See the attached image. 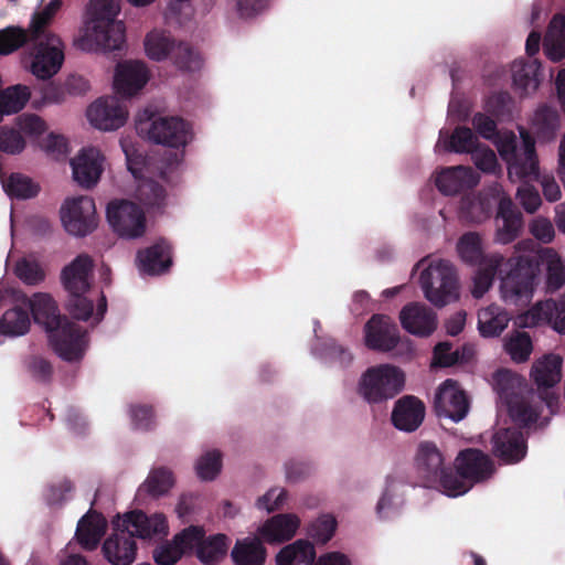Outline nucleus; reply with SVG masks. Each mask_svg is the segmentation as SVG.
I'll use <instances>...</instances> for the list:
<instances>
[{
  "label": "nucleus",
  "mask_w": 565,
  "mask_h": 565,
  "mask_svg": "<svg viewBox=\"0 0 565 565\" xmlns=\"http://www.w3.org/2000/svg\"><path fill=\"white\" fill-rule=\"evenodd\" d=\"M21 301L31 311L34 322L44 328L50 344L61 359L67 362L83 359L89 344L87 331L62 316L50 294L23 295Z\"/></svg>",
  "instance_id": "obj_1"
},
{
  "label": "nucleus",
  "mask_w": 565,
  "mask_h": 565,
  "mask_svg": "<svg viewBox=\"0 0 565 565\" xmlns=\"http://www.w3.org/2000/svg\"><path fill=\"white\" fill-rule=\"evenodd\" d=\"M121 0H90L87 4L76 49L87 53L121 52L126 44V28L117 20Z\"/></svg>",
  "instance_id": "obj_2"
},
{
  "label": "nucleus",
  "mask_w": 565,
  "mask_h": 565,
  "mask_svg": "<svg viewBox=\"0 0 565 565\" xmlns=\"http://www.w3.org/2000/svg\"><path fill=\"white\" fill-rule=\"evenodd\" d=\"M541 265L546 266L547 289L558 290L565 284V266L554 249L542 248L536 253L516 256L514 267L502 279V299L511 305L527 300L533 292L534 279Z\"/></svg>",
  "instance_id": "obj_3"
},
{
  "label": "nucleus",
  "mask_w": 565,
  "mask_h": 565,
  "mask_svg": "<svg viewBox=\"0 0 565 565\" xmlns=\"http://www.w3.org/2000/svg\"><path fill=\"white\" fill-rule=\"evenodd\" d=\"M180 162L179 154L173 150H164L158 156H143V173L159 177L163 182H169L171 173ZM166 188L143 175V233L146 232L147 216H157L164 213L167 206Z\"/></svg>",
  "instance_id": "obj_4"
},
{
  "label": "nucleus",
  "mask_w": 565,
  "mask_h": 565,
  "mask_svg": "<svg viewBox=\"0 0 565 565\" xmlns=\"http://www.w3.org/2000/svg\"><path fill=\"white\" fill-rule=\"evenodd\" d=\"M113 533L103 544V554L113 565H131L137 555L136 537H141V510L117 515L111 521Z\"/></svg>",
  "instance_id": "obj_5"
},
{
  "label": "nucleus",
  "mask_w": 565,
  "mask_h": 565,
  "mask_svg": "<svg viewBox=\"0 0 565 565\" xmlns=\"http://www.w3.org/2000/svg\"><path fill=\"white\" fill-rule=\"evenodd\" d=\"M454 467L448 477L449 481L446 480L448 497L467 493L475 484L490 479L494 472V465L489 455L476 448L460 450Z\"/></svg>",
  "instance_id": "obj_6"
},
{
  "label": "nucleus",
  "mask_w": 565,
  "mask_h": 565,
  "mask_svg": "<svg viewBox=\"0 0 565 565\" xmlns=\"http://www.w3.org/2000/svg\"><path fill=\"white\" fill-rule=\"evenodd\" d=\"M31 57L30 72L38 79L50 81L62 68L65 55L62 39L54 32H38L28 42Z\"/></svg>",
  "instance_id": "obj_7"
},
{
  "label": "nucleus",
  "mask_w": 565,
  "mask_h": 565,
  "mask_svg": "<svg viewBox=\"0 0 565 565\" xmlns=\"http://www.w3.org/2000/svg\"><path fill=\"white\" fill-rule=\"evenodd\" d=\"M405 384L404 372L392 364L369 367L359 381L358 392L369 403L376 404L395 397Z\"/></svg>",
  "instance_id": "obj_8"
},
{
  "label": "nucleus",
  "mask_w": 565,
  "mask_h": 565,
  "mask_svg": "<svg viewBox=\"0 0 565 565\" xmlns=\"http://www.w3.org/2000/svg\"><path fill=\"white\" fill-rule=\"evenodd\" d=\"M425 297L436 307L458 299V277L454 265L444 259L431 262L419 276Z\"/></svg>",
  "instance_id": "obj_9"
},
{
  "label": "nucleus",
  "mask_w": 565,
  "mask_h": 565,
  "mask_svg": "<svg viewBox=\"0 0 565 565\" xmlns=\"http://www.w3.org/2000/svg\"><path fill=\"white\" fill-rule=\"evenodd\" d=\"M416 476L425 488L441 490L447 494L451 467L445 465L443 452L431 441H422L414 459Z\"/></svg>",
  "instance_id": "obj_10"
},
{
  "label": "nucleus",
  "mask_w": 565,
  "mask_h": 565,
  "mask_svg": "<svg viewBox=\"0 0 565 565\" xmlns=\"http://www.w3.org/2000/svg\"><path fill=\"white\" fill-rule=\"evenodd\" d=\"M563 359L557 354H546L537 360L531 370V379L536 385L537 397L554 413L559 403V396L553 391L562 379Z\"/></svg>",
  "instance_id": "obj_11"
},
{
  "label": "nucleus",
  "mask_w": 565,
  "mask_h": 565,
  "mask_svg": "<svg viewBox=\"0 0 565 565\" xmlns=\"http://www.w3.org/2000/svg\"><path fill=\"white\" fill-rule=\"evenodd\" d=\"M61 220L70 234L88 235L97 225L94 200L87 195L67 199L61 209Z\"/></svg>",
  "instance_id": "obj_12"
},
{
  "label": "nucleus",
  "mask_w": 565,
  "mask_h": 565,
  "mask_svg": "<svg viewBox=\"0 0 565 565\" xmlns=\"http://www.w3.org/2000/svg\"><path fill=\"white\" fill-rule=\"evenodd\" d=\"M109 225L120 237L141 236V206L126 199H115L107 204Z\"/></svg>",
  "instance_id": "obj_13"
},
{
  "label": "nucleus",
  "mask_w": 565,
  "mask_h": 565,
  "mask_svg": "<svg viewBox=\"0 0 565 565\" xmlns=\"http://www.w3.org/2000/svg\"><path fill=\"white\" fill-rule=\"evenodd\" d=\"M399 341L398 327L386 315L375 313L364 326V344L369 350L387 353L395 350Z\"/></svg>",
  "instance_id": "obj_14"
},
{
  "label": "nucleus",
  "mask_w": 565,
  "mask_h": 565,
  "mask_svg": "<svg viewBox=\"0 0 565 565\" xmlns=\"http://www.w3.org/2000/svg\"><path fill=\"white\" fill-rule=\"evenodd\" d=\"M148 137L157 145L179 149L185 147L191 138V126L181 117H160L152 121Z\"/></svg>",
  "instance_id": "obj_15"
},
{
  "label": "nucleus",
  "mask_w": 565,
  "mask_h": 565,
  "mask_svg": "<svg viewBox=\"0 0 565 565\" xmlns=\"http://www.w3.org/2000/svg\"><path fill=\"white\" fill-rule=\"evenodd\" d=\"M128 111L116 96L100 97L87 109L89 122L99 130L110 131L122 127Z\"/></svg>",
  "instance_id": "obj_16"
},
{
  "label": "nucleus",
  "mask_w": 565,
  "mask_h": 565,
  "mask_svg": "<svg viewBox=\"0 0 565 565\" xmlns=\"http://www.w3.org/2000/svg\"><path fill=\"white\" fill-rule=\"evenodd\" d=\"M435 411L439 417H447L455 423L463 419L469 411V401L463 391L452 380H446L435 396Z\"/></svg>",
  "instance_id": "obj_17"
},
{
  "label": "nucleus",
  "mask_w": 565,
  "mask_h": 565,
  "mask_svg": "<svg viewBox=\"0 0 565 565\" xmlns=\"http://www.w3.org/2000/svg\"><path fill=\"white\" fill-rule=\"evenodd\" d=\"M515 260L516 256L504 258L498 253L489 254L481 263L473 278L472 296L481 298L492 286L495 276H499L502 281L512 267H514ZM501 286L502 282L500 284Z\"/></svg>",
  "instance_id": "obj_18"
},
{
  "label": "nucleus",
  "mask_w": 565,
  "mask_h": 565,
  "mask_svg": "<svg viewBox=\"0 0 565 565\" xmlns=\"http://www.w3.org/2000/svg\"><path fill=\"white\" fill-rule=\"evenodd\" d=\"M399 321L404 330L419 338H427L437 329L436 312L419 302H411L403 307Z\"/></svg>",
  "instance_id": "obj_19"
},
{
  "label": "nucleus",
  "mask_w": 565,
  "mask_h": 565,
  "mask_svg": "<svg viewBox=\"0 0 565 565\" xmlns=\"http://www.w3.org/2000/svg\"><path fill=\"white\" fill-rule=\"evenodd\" d=\"M493 455L505 463L521 461L526 455V440L516 428H501L492 439Z\"/></svg>",
  "instance_id": "obj_20"
},
{
  "label": "nucleus",
  "mask_w": 565,
  "mask_h": 565,
  "mask_svg": "<svg viewBox=\"0 0 565 565\" xmlns=\"http://www.w3.org/2000/svg\"><path fill=\"white\" fill-rule=\"evenodd\" d=\"M479 175L463 166L444 168L436 177L435 184L444 195H456L477 186Z\"/></svg>",
  "instance_id": "obj_21"
},
{
  "label": "nucleus",
  "mask_w": 565,
  "mask_h": 565,
  "mask_svg": "<svg viewBox=\"0 0 565 565\" xmlns=\"http://www.w3.org/2000/svg\"><path fill=\"white\" fill-rule=\"evenodd\" d=\"M425 413V404L418 397L405 395L394 404L392 424L398 430L412 433L422 425Z\"/></svg>",
  "instance_id": "obj_22"
},
{
  "label": "nucleus",
  "mask_w": 565,
  "mask_h": 565,
  "mask_svg": "<svg viewBox=\"0 0 565 565\" xmlns=\"http://www.w3.org/2000/svg\"><path fill=\"white\" fill-rule=\"evenodd\" d=\"M550 324L556 332L565 334V296L558 300L546 299L534 305L525 316V324Z\"/></svg>",
  "instance_id": "obj_23"
},
{
  "label": "nucleus",
  "mask_w": 565,
  "mask_h": 565,
  "mask_svg": "<svg viewBox=\"0 0 565 565\" xmlns=\"http://www.w3.org/2000/svg\"><path fill=\"white\" fill-rule=\"evenodd\" d=\"M495 221L498 226L495 241L501 244L513 242L520 235L523 227L522 213L512 200L507 196L501 198L499 201Z\"/></svg>",
  "instance_id": "obj_24"
},
{
  "label": "nucleus",
  "mask_w": 565,
  "mask_h": 565,
  "mask_svg": "<svg viewBox=\"0 0 565 565\" xmlns=\"http://www.w3.org/2000/svg\"><path fill=\"white\" fill-rule=\"evenodd\" d=\"M94 260L87 254L77 255L61 273L62 284L68 294L86 292L89 277L93 273Z\"/></svg>",
  "instance_id": "obj_25"
},
{
  "label": "nucleus",
  "mask_w": 565,
  "mask_h": 565,
  "mask_svg": "<svg viewBox=\"0 0 565 565\" xmlns=\"http://www.w3.org/2000/svg\"><path fill=\"white\" fill-rule=\"evenodd\" d=\"M173 266V246L163 237L143 248V275L157 277L170 273Z\"/></svg>",
  "instance_id": "obj_26"
},
{
  "label": "nucleus",
  "mask_w": 565,
  "mask_h": 565,
  "mask_svg": "<svg viewBox=\"0 0 565 565\" xmlns=\"http://www.w3.org/2000/svg\"><path fill=\"white\" fill-rule=\"evenodd\" d=\"M74 180L83 188L94 186L103 172L99 152L93 148L83 149L71 160Z\"/></svg>",
  "instance_id": "obj_27"
},
{
  "label": "nucleus",
  "mask_w": 565,
  "mask_h": 565,
  "mask_svg": "<svg viewBox=\"0 0 565 565\" xmlns=\"http://www.w3.org/2000/svg\"><path fill=\"white\" fill-rule=\"evenodd\" d=\"M299 525L300 520L296 514L280 513L268 519L258 532L269 544L282 543L294 537Z\"/></svg>",
  "instance_id": "obj_28"
},
{
  "label": "nucleus",
  "mask_w": 565,
  "mask_h": 565,
  "mask_svg": "<svg viewBox=\"0 0 565 565\" xmlns=\"http://www.w3.org/2000/svg\"><path fill=\"white\" fill-rule=\"evenodd\" d=\"M114 90L121 99H129L141 90V61L119 63L114 76Z\"/></svg>",
  "instance_id": "obj_29"
},
{
  "label": "nucleus",
  "mask_w": 565,
  "mask_h": 565,
  "mask_svg": "<svg viewBox=\"0 0 565 565\" xmlns=\"http://www.w3.org/2000/svg\"><path fill=\"white\" fill-rule=\"evenodd\" d=\"M106 520L97 512H88L77 524L76 540L86 551L95 550L106 531Z\"/></svg>",
  "instance_id": "obj_30"
},
{
  "label": "nucleus",
  "mask_w": 565,
  "mask_h": 565,
  "mask_svg": "<svg viewBox=\"0 0 565 565\" xmlns=\"http://www.w3.org/2000/svg\"><path fill=\"white\" fill-rule=\"evenodd\" d=\"M543 46L546 56L552 62H559L565 57V14L556 13L552 18Z\"/></svg>",
  "instance_id": "obj_31"
},
{
  "label": "nucleus",
  "mask_w": 565,
  "mask_h": 565,
  "mask_svg": "<svg viewBox=\"0 0 565 565\" xmlns=\"http://www.w3.org/2000/svg\"><path fill=\"white\" fill-rule=\"evenodd\" d=\"M316 550L308 540H297L284 546L276 555L277 565H313Z\"/></svg>",
  "instance_id": "obj_32"
},
{
  "label": "nucleus",
  "mask_w": 565,
  "mask_h": 565,
  "mask_svg": "<svg viewBox=\"0 0 565 565\" xmlns=\"http://www.w3.org/2000/svg\"><path fill=\"white\" fill-rule=\"evenodd\" d=\"M509 321L508 312L495 305L478 312V330L483 338L499 337L508 327Z\"/></svg>",
  "instance_id": "obj_33"
},
{
  "label": "nucleus",
  "mask_w": 565,
  "mask_h": 565,
  "mask_svg": "<svg viewBox=\"0 0 565 565\" xmlns=\"http://www.w3.org/2000/svg\"><path fill=\"white\" fill-rule=\"evenodd\" d=\"M231 556L235 565H264L266 548L258 539L247 537L235 543Z\"/></svg>",
  "instance_id": "obj_34"
},
{
  "label": "nucleus",
  "mask_w": 565,
  "mask_h": 565,
  "mask_svg": "<svg viewBox=\"0 0 565 565\" xmlns=\"http://www.w3.org/2000/svg\"><path fill=\"white\" fill-rule=\"evenodd\" d=\"M541 64L537 60L533 61H514L511 67L513 86L521 92L522 95L530 90H536L539 87V71Z\"/></svg>",
  "instance_id": "obj_35"
},
{
  "label": "nucleus",
  "mask_w": 565,
  "mask_h": 565,
  "mask_svg": "<svg viewBox=\"0 0 565 565\" xmlns=\"http://www.w3.org/2000/svg\"><path fill=\"white\" fill-rule=\"evenodd\" d=\"M534 394L531 396L519 395L513 399H509L505 403L508 412L512 420L521 427H529L535 423L539 418L540 411L537 405H534L531 401Z\"/></svg>",
  "instance_id": "obj_36"
},
{
  "label": "nucleus",
  "mask_w": 565,
  "mask_h": 565,
  "mask_svg": "<svg viewBox=\"0 0 565 565\" xmlns=\"http://www.w3.org/2000/svg\"><path fill=\"white\" fill-rule=\"evenodd\" d=\"M31 97L26 85L17 84L0 92V122L3 116L17 114L24 108Z\"/></svg>",
  "instance_id": "obj_37"
},
{
  "label": "nucleus",
  "mask_w": 565,
  "mask_h": 565,
  "mask_svg": "<svg viewBox=\"0 0 565 565\" xmlns=\"http://www.w3.org/2000/svg\"><path fill=\"white\" fill-rule=\"evenodd\" d=\"M30 327L29 311L18 306L6 310L0 318V332L6 335H23L29 332Z\"/></svg>",
  "instance_id": "obj_38"
},
{
  "label": "nucleus",
  "mask_w": 565,
  "mask_h": 565,
  "mask_svg": "<svg viewBox=\"0 0 565 565\" xmlns=\"http://www.w3.org/2000/svg\"><path fill=\"white\" fill-rule=\"evenodd\" d=\"M460 213L470 222L480 223L492 213L491 199L481 194H466L460 201Z\"/></svg>",
  "instance_id": "obj_39"
},
{
  "label": "nucleus",
  "mask_w": 565,
  "mask_h": 565,
  "mask_svg": "<svg viewBox=\"0 0 565 565\" xmlns=\"http://www.w3.org/2000/svg\"><path fill=\"white\" fill-rule=\"evenodd\" d=\"M533 126L541 140H553L559 126V116L557 110L547 105L539 107L534 114Z\"/></svg>",
  "instance_id": "obj_40"
},
{
  "label": "nucleus",
  "mask_w": 565,
  "mask_h": 565,
  "mask_svg": "<svg viewBox=\"0 0 565 565\" xmlns=\"http://www.w3.org/2000/svg\"><path fill=\"white\" fill-rule=\"evenodd\" d=\"M493 387L505 404L522 394V379L507 369L493 374Z\"/></svg>",
  "instance_id": "obj_41"
},
{
  "label": "nucleus",
  "mask_w": 565,
  "mask_h": 565,
  "mask_svg": "<svg viewBox=\"0 0 565 565\" xmlns=\"http://www.w3.org/2000/svg\"><path fill=\"white\" fill-rule=\"evenodd\" d=\"M174 483L173 472L167 467H158L150 470L143 480V488L147 487V492L152 498H160L168 494Z\"/></svg>",
  "instance_id": "obj_42"
},
{
  "label": "nucleus",
  "mask_w": 565,
  "mask_h": 565,
  "mask_svg": "<svg viewBox=\"0 0 565 565\" xmlns=\"http://www.w3.org/2000/svg\"><path fill=\"white\" fill-rule=\"evenodd\" d=\"M478 138L472 130L465 126H458L452 134L443 141L447 152L470 153L478 147Z\"/></svg>",
  "instance_id": "obj_43"
},
{
  "label": "nucleus",
  "mask_w": 565,
  "mask_h": 565,
  "mask_svg": "<svg viewBox=\"0 0 565 565\" xmlns=\"http://www.w3.org/2000/svg\"><path fill=\"white\" fill-rule=\"evenodd\" d=\"M512 159L509 161L508 174L510 179L516 178L523 182L539 179V161L533 158L521 157L512 145Z\"/></svg>",
  "instance_id": "obj_44"
},
{
  "label": "nucleus",
  "mask_w": 565,
  "mask_h": 565,
  "mask_svg": "<svg viewBox=\"0 0 565 565\" xmlns=\"http://www.w3.org/2000/svg\"><path fill=\"white\" fill-rule=\"evenodd\" d=\"M174 41L164 31H151L143 39V51L156 61H162L170 56Z\"/></svg>",
  "instance_id": "obj_45"
},
{
  "label": "nucleus",
  "mask_w": 565,
  "mask_h": 565,
  "mask_svg": "<svg viewBox=\"0 0 565 565\" xmlns=\"http://www.w3.org/2000/svg\"><path fill=\"white\" fill-rule=\"evenodd\" d=\"M228 548V537L225 534H216L209 539H202V543L198 548V557L204 564H215L222 559Z\"/></svg>",
  "instance_id": "obj_46"
},
{
  "label": "nucleus",
  "mask_w": 565,
  "mask_h": 565,
  "mask_svg": "<svg viewBox=\"0 0 565 565\" xmlns=\"http://www.w3.org/2000/svg\"><path fill=\"white\" fill-rule=\"evenodd\" d=\"M31 25L28 29L10 25L0 30V55H9L28 44Z\"/></svg>",
  "instance_id": "obj_47"
},
{
  "label": "nucleus",
  "mask_w": 565,
  "mask_h": 565,
  "mask_svg": "<svg viewBox=\"0 0 565 565\" xmlns=\"http://www.w3.org/2000/svg\"><path fill=\"white\" fill-rule=\"evenodd\" d=\"M3 189L10 198L31 199L38 195L40 188L29 177L12 173L8 180L2 181Z\"/></svg>",
  "instance_id": "obj_48"
},
{
  "label": "nucleus",
  "mask_w": 565,
  "mask_h": 565,
  "mask_svg": "<svg viewBox=\"0 0 565 565\" xmlns=\"http://www.w3.org/2000/svg\"><path fill=\"white\" fill-rule=\"evenodd\" d=\"M457 250L460 258L467 264H479L488 256H483L481 248V238L475 232L463 234L457 244Z\"/></svg>",
  "instance_id": "obj_49"
},
{
  "label": "nucleus",
  "mask_w": 565,
  "mask_h": 565,
  "mask_svg": "<svg viewBox=\"0 0 565 565\" xmlns=\"http://www.w3.org/2000/svg\"><path fill=\"white\" fill-rule=\"evenodd\" d=\"M170 56L174 65L181 71L195 72L201 68L200 54L188 43H174Z\"/></svg>",
  "instance_id": "obj_50"
},
{
  "label": "nucleus",
  "mask_w": 565,
  "mask_h": 565,
  "mask_svg": "<svg viewBox=\"0 0 565 565\" xmlns=\"http://www.w3.org/2000/svg\"><path fill=\"white\" fill-rule=\"evenodd\" d=\"M505 351L516 363H523L529 360L533 344L531 337L525 331H515L504 344Z\"/></svg>",
  "instance_id": "obj_51"
},
{
  "label": "nucleus",
  "mask_w": 565,
  "mask_h": 565,
  "mask_svg": "<svg viewBox=\"0 0 565 565\" xmlns=\"http://www.w3.org/2000/svg\"><path fill=\"white\" fill-rule=\"evenodd\" d=\"M15 276L24 284L35 286L45 279V273L35 259L21 258L14 266Z\"/></svg>",
  "instance_id": "obj_52"
},
{
  "label": "nucleus",
  "mask_w": 565,
  "mask_h": 565,
  "mask_svg": "<svg viewBox=\"0 0 565 565\" xmlns=\"http://www.w3.org/2000/svg\"><path fill=\"white\" fill-rule=\"evenodd\" d=\"M26 142L23 136L14 127H0V152L19 154L25 149Z\"/></svg>",
  "instance_id": "obj_53"
},
{
  "label": "nucleus",
  "mask_w": 565,
  "mask_h": 565,
  "mask_svg": "<svg viewBox=\"0 0 565 565\" xmlns=\"http://www.w3.org/2000/svg\"><path fill=\"white\" fill-rule=\"evenodd\" d=\"M222 467V456L218 450L207 451L198 460L195 470L202 480H213Z\"/></svg>",
  "instance_id": "obj_54"
},
{
  "label": "nucleus",
  "mask_w": 565,
  "mask_h": 565,
  "mask_svg": "<svg viewBox=\"0 0 565 565\" xmlns=\"http://www.w3.org/2000/svg\"><path fill=\"white\" fill-rule=\"evenodd\" d=\"M335 529V519L331 515H322L310 524L308 535L316 543L326 544L333 536Z\"/></svg>",
  "instance_id": "obj_55"
},
{
  "label": "nucleus",
  "mask_w": 565,
  "mask_h": 565,
  "mask_svg": "<svg viewBox=\"0 0 565 565\" xmlns=\"http://www.w3.org/2000/svg\"><path fill=\"white\" fill-rule=\"evenodd\" d=\"M168 534V520L163 513H154L150 516L143 513V541L163 540Z\"/></svg>",
  "instance_id": "obj_56"
},
{
  "label": "nucleus",
  "mask_w": 565,
  "mask_h": 565,
  "mask_svg": "<svg viewBox=\"0 0 565 565\" xmlns=\"http://www.w3.org/2000/svg\"><path fill=\"white\" fill-rule=\"evenodd\" d=\"M205 536V531L202 526L190 525L173 536L174 543L182 550L184 555L191 552L194 547L198 550Z\"/></svg>",
  "instance_id": "obj_57"
},
{
  "label": "nucleus",
  "mask_w": 565,
  "mask_h": 565,
  "mask_svg": "<svg viewBox=\"0 0 565 565\" xmlns=\"http://www.w3.org/2000/svg\"><path fill=\"white\" fill-rule=\"evenodd\" d=\"M61 7L60 0H52L47 6H45L42 10L35 11L32 14L30 25L33 34L38 32H52L50 26L53 22L54 15Z\"/></svg>",
  "instance_id": "obj_58"
},
{
  "label": "nucleus",
  "mask_w": 565,
  "mask_h": 565,
  "mask_svg": "<svg viewBox=\"0 0 565 565\" xmlns=\"http://www.w3.org/2000/svg\"><path fill=\"white\" fill-rule=\"evenodd\" d=\"M17 129L20 134L31 138H36L43 135L46 129V122L35 114H22L15 118Z\"/></svg>",
  "instance_id": "obj_59"
},
{
  "label": "nucleus",
  "mask_w": 565,
  "mask_h": 565,
  "mask_svg": "<svg viewBox=\"0 0 565 565\" xmlns=\"http://www.w3.org/2000/svg\"><path fill=\"white\" fill-rule=\"evenodd\" d=\"M84 294H70L66 307L74 319L87 321L93 316L94 303Z\"/></svg>",
  "instance_id": "obj_60"
},
{
  "label": "nucleus",
  "mask_w": 565,
  "mask_h": 565,
  "mask_svg": "<svg viewBox=\"0 0 565 565\" xmlns=\"http://www.w3.org/2000/svg\"><path fill=\"white\" fill-rule=\"evenodd\" d=\"M182 556V550L177 546L174 539L159 545L153 551V559L158 565H174Z\"/></svg>",
  "instance_id": "obj_61"
},
{
  "label": "nucleus",
  "mask_w": 565,
  "mask_h": 565,
  "mask_svg": "<svg viewBox=\"0 0 565 565\" xmlns=\"http://www.w3.org/2000/svg\"><path fill=\"white\" fill-rule=\"evenodd\" d=\"M516 196L527 213H534L542 203L539 191L529 182H522L518 188Z\"/></svg>",
  "instance_id": "obj_62"
},
{
  "label": "nucleus",
  "mask_w": 565,
  "mask_h": 565,
  "mask_svg": "<svg viewBox=\"0 0 565 565\" xmlns=\"http://www.w3.org/2000/svg\"><path fill=\"white\" fill-rule=\"evenodd\" d=\"M513 99L508 92H499L487 100V110L495 117H503L511 113Z\"/></svg>",
  "instance_id": "obj_63"
},
{
  "label": "nucleus",
  "mask_w": 565,
  "mask_h": 565,
  "mask_svg": "<svg viewBox=\"0 0 565 565\" xmlns=\"http://www.w3.org/2000/svg\"><path fill=\"white\" fill-rule=\"evenodd\" d=\"M120 145L126 156L128 170L137 181L141 180V153L139 149L127 138L121 139Z\"/></svg>",
  "instance_id": "obj_64"
}]
</instances>
